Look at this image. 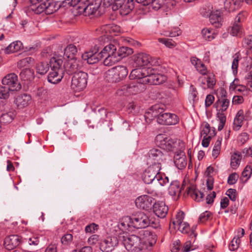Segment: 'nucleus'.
Here are the masks:
<instances>
[{"instance_id":"4be33fe9","label":"nucleus","mask_w":252,"mask_h":252,"mask_svg":"<svg viewBox=\"0 0 252 252\" xmlns=\"http://www.w3.org/2000/svg\"><path fill=\"white\" fill-rule=\"evenodd\" d=\"M31 101L32 97L30 94H23L18 95L14 102L18 108L22 109L28 106Z\"/></svg>"},{"instance_id":"603ef678","label":"nucleus","mask_w":252,"mask_h":252,"mask_svg":"<svg viewBox=\"0 0 252 252\" xmlns=\"http://www.w3.org/2000/svg\"><path fill=\"white\" fill-rule=\"evenodd\" d=\"M217 117L220 122L218 126V130H221L224 127L226 122V116L223 112L218 111L217 113Z\"/></svg>"},{"instance_id":"412c9836","label":"nucleus","mask_w":252,"mask_h":252,"mask_svg":"<svg viewBox=\"0 0 252 252\" xmlns=\"http://www.w3.org/2000/svg\"><path fill=\"white\" fill-rule=\"evenodd\" d=\"M134 64L137 67L149 65L151 56L145 53H139L133 57Z\"/></svg>"},{"instance_id":"69168bd1","label":"nucleus","mask_w":252,"mask_h":252,"mask_svg":"<svg viewBox=\"0 0 252 252\" xmlns=\"http://www.w3.org/2000/svg\"><path fill=\"white\" fill-rule=\"evenodd\" d=\"M197 71L202 75H205L208 74L207 68L205 65L201 62L199 64H198L196 67Z\"/></svg>"},{"instance_id":"864d4df0","label":"nucleus","mask_w":252,"mask_h":252,"mask_svg":"<svg viewBox=\"0 0 252 252\" xmlns=\"http://www.w3.org/2000/svg\"><path fill=\"white\" fill-rule=\"evenodd\" d=\"M158 41L168 48H174L177 45L176 43L171 39L159 38H158Z\"/></svg>"},{"instance_id":"6ab92c4d","label":"nucleus","mask_w":252,"mask_h":252,"mask_svg":"<svg viewBox=\"0 0 252 252\" xmlns=\"http://www.w3.org/2000/svg\"><path fill=\"white\" fill-rule=\"evenodd\" d=\"M118 240L116 237H109L100 243V248L101 251L104 252H110L118 244Z\"/></svg>"},{"instance_id":"f8f14e48","label":"nucleus","mask_w":252,"mask_h":252,"mask_svg":"<svg viewBox=\"0 0 252 252\" xmlns=\"http://www.w3.org/2000/svg\"><path fill=\"white\" fill-rule=\"evenodd\" d=\"M155 199L148 195L138 197L135 201L136 207L139 209L148 210L153 206Z\"/></svg>"},{"instance_id":"f03ea898","label":"nucleus","mask_w":252,"mask_h":252,"mask_svg":"<svg viewBox=\"0 0 252 252\" xmlns=\"http://www.w3.org/2000/svg\"><path fill=\"white\" fill-rule=\"evenodd\" d=\"M115 49L114 46L111 45L106 46L103 50L98 53L99 47L95 45L93 49H91L90 51L85 52L82 56V59L87 61L89 64H93L98 63L103 58H105L108 56V54L113 56Z\"/></svg>"},{"instance_id":"393cba45","label":"nucleus","mask_w":252,"mask_h":252,"mask_svg":"<svg viewBox=\"0 0 252 252\" xmlns=\"http://www.w3.org/2000/svg\"><path fill=\"white\" fill-rule=\"evenodd\" d=\"M187 191L188 195H189L192 199L197 202L202 200L204 194L203 193L196 189V187L194 185H190L187 188Z\"/></svg>"},{"instance_id":"c85d7f7f","label":"nucleus","mask_w":252,"mask_h":252,"mask_svg":"<svg viewBox=\"0 0 252 252\" xmlns=\"http://www.w3.org/2000/svg\"><path fill=\"white\" fill-rule=\"evenodd\" d=\"M16 113L14 110H10L3 113L0 117V123L3 125H8L14 119Z\"/></svg>"},{"instance_id":"1a4fd4ad","label":"nucleus","mask_w":252,"mask_h":252,"mask_svg":"<svg viewBox=\"0 0 252 252\" xmlns=\"http://www.w3.org/2000/svg\"><path fill=\"white\" fill-rule=\"evenodd\" d=\"M160 169L161 168H159L158 164L155 165H149L142 176L144 182L149 184L156 180Z\"/></svg>"},{"instance_id":"f704fd0d","label":"nucleus","mask_w":252,"mask_h":252,"mask_svg":"<svg viewBox=\"0 0 252 252\" xmlns=\"http://www.w3.org/2000/svg\"><path fill=\"white\" fill-rule=\"evenodd\" d=\"M86 16H90L94 14L99 8V5L94 2H90L84 7H82Z\"/></svg>"},{"instance_id":"680f3d73","label":"nucleus","mask_w":252,"mask_h":252,"mask_svg":"<svg viewBox=\"0 0 252 252\" xmlns=\"http://www.w3.org/2000/svg\"><path fill=\"white\" fill-rule=\"evenodd\" d=\"M10 89L6 86H0V98L3 99H6L9 96Z\"/></svg>"},{"instance_id":"a878e982","label":"nucleus","mask_w":252,"mask_h":252,"mask_svg":"<svg viewBox=\"0 0 252 252\" xmlns=\"http://www.w3.org/2000/svg\"><path fill=\"white\" fill-rule=\"evenodd\" d=\"M243 2L242 0H225L224 8L228 12H234L240 7Z\"/></svg>"},{"instance_id":"a211bd4d","label":"nucleus","mask_w":252,"mask_h":252,"mask_svg":"<svg viewBox=\"0 0 252 252\" xmlns=\"http://www.w3.org/2000/svg\"><path fill=\"white\" fill-rule=\"evenodd\" d=\"M21 237L18 235H11L5 238L4 246L8 250H12L19 245Z\"/></svg>"},{"instance_id":"4d7b16f0","label":"nucleus","mask_w":252,"mask_h":252,"mask_svg":"<svg viewBox=\"0 0 252 252\" xmlns=\"http://www.w3.org/2000/svg\"><path fill=\"white\" fill-rule=\"evenodd\" d=\"M212 213L209 211H205L202 213L199 218L198 222L200 223H203L208 220L212 219Z\"/></svg>"},{"instance_id":"ea45409f","label":"nucleus","mask_w":252,"mask_h":252,"mask_svg":"<svg viewBox=\"0 0 252 252\" xmlns=\"http://www.w3.org/2000/svg\"><path fill=\"white\" fill-rule=\"evenodd\" d=\"M105 79L109 82L115 83L120 81L119 77L113 68L108 70L105 73Z\"/></svg>"},{"instance_id":"9b49d317","label":"nucleus","mask_w":252,"mask_h":252,"mask_svg":"<svg viewBox=\"0 0 252 252\" xmlns=\"http://www.w3.org/2000/svg\"><path fill=\"white\" fill-rule=\"evenodd\" d=\"M133 227L136 229L144 228L148 226V215L142 212H138L132 216Z\"/></svg>"},{"instance_id":"cd10ccee","label":"nucleus","mask_w":252,"mask_h":252,"mask_svg":"<svg viewBox=\"0 0 252 252\" xmlns=\"http://www.w3.org/2000/svg\"><path fill=\"white\" fill-rule=\"evenodd\" d=\"M184 185L183 183L182 187H180V183L178 181L175 180L172 181L168 188L169 194L171 196L179 195L182 189H184Z\"/></svg>"},{"instance_id":"72a5a7b5","label":"nucleus","mask_w":252,"mask_h":252,"mask_svg":"<svg viewBox=\"0 0 252 252\" xmlns=\"http://www.w3.org/2000/svg\"><path fill=\"white\" fill-rule=\"evenodd\" d=\"M201 134L202 136L213 137L216 134V129L211 127L208 123L204 122L202 125Z\"/></svg>"},{"instance_id":"de8ad7c7","label":"nucleus","mask_w":252,"mask_h":252,"mask_svg":"<svg viewBox=\"0 0 252 252\" xmlns=\"http://www.w3.org/2000/svg\"><path fill=\"white\" fill-rule=\"evenodd\" d=\"M222 141V138L219 137L215 143L213 151H212V156L215 158H217L220 154L221 144Z\"/></svg>"},{"instance_id":"473e14b6","label":"nucleus","mask_w":252,"mask_h":252,"mask_svg":"<svg viewBox=\"0 0 252 252\" xmlns=\"http://www.w3.org/2000/svg\"><path fill=\"white\" fill-rule=\"evenodd\" d=\"M77 53V49L75 45L73 44L68 45L64 49V56L66 58L71 59H76L75 56Z\"/></svg>"},{"instance_id":"20e7f679","label":"nucleus","mask_w":252,"mask_h":252,"mask_svg":"<svg viewBox=\"0 0 252 252\" xmlns=\"http://www.w3.org/2000/svg\"><path fill=\"white\" fill-rule=\"evenodd\" d=\"M109 45L113 46L115 50L113 51L114 52L113 56L108 54V56L104 60L103 63L105 65H112L120 59L128 56L133 53L131 48L125 46L120 47L119 50L117 52V48L115 45L112 44H109Z\"/></svg>"},{"instance_id":"09e8293b","label":"nucleus","mask_w":252,"mask_h":252,"mask_svg":"<svg viewBox=\"0 0 252 252\" xmlns=\"http://www.w3.org/2000/svg\"><path fill=\"white\" fill-rule=\"evenodd\" d=\"M34 59L31 57H27L20 60L17 63V66L19 68H27L30 63H33Z\"/></svg>"},{"instance_id":"0eeeda50","label":"nucleus","mask_w":252,"mask_h":252,"mask_svg":"<svg viewBox=\"0 0 252 252\" xmlns=\"http://www.w3.org/2000/svg\"><path fill=\"white\" fill-rule=\"evenodd\" d=\"M29 9L35 14H39L45 12L47 15L52 14L58 9L56 4L51 0L39 3L37 6H29Z\"/></svg>"},{"instance_id":"dca6fc26","label":"nucleus","mask_w":252,"mask_h":252,"mask_svg":"<svg viewBox=\"0 0 252 252\" xmlns=\"http://www.w3.org/2000/svg\"><path fill=\"white\" fill-rule=\"evenodd\" d=\"M148 69L139 68L133 69L129 76L131 80H137V82L144 84V78L148 75Z\"/></svg>"},{"instance_id":"bf43d9fd","label":"nucleus","mask_w":252,"mask_h":252,"mask_svg":"<svg viewBox=\"0 0 252 252\" xmlns=\"http://www.w3.org/2000/svg\"><path fill=\"white\" fill-rule=\"evenodd\" d=\"M241 240L239 238L234 237L229 244V247L231 251H234L239 248Z\"/></svg>"},{"instance_id":"4468645a","label":"nucleus","mask_w":252,"mask_h":252,"mask_svg":"<svg viewBox=\"0 0 252 252\" xmlns=\"http://www.w3.org/2000/svg\"><path fill=\"white\" fill-rule=\"evenodd\" d=\"M141 242L147 245L153 246L157 242V236L155 232L148 230H142L139 232Z\"/></svg>"},{"instance_id":"3c124183","label":"nucleus","mask_w":252,"mask_h":252,"mask_svg":"<svg viewBox=\"0 0 252 252\" xmlns=\"http://www.w3.org/2000/svg\"><path fill=\"white\" fill-rule=\"evenodd\" d=\"M149 222H148V226L150 225L155 228H158L159 225V220L158 218L155 217L154 215H148Z\"/></svg>"},{"instance_id":"aec40b11","label":"nucleus","mask_w":252,"mask_h":252,"mask_svg":"<svg viewBox=\"0 0 252 252\" xmlns=\"http://www.w3.org/2000/svg\"><path fill=\"white\" fill-rule=\"evenodd\" d=\"M179 152H176L174 157V162L175 166L179 169L185 168L187 165V157L184 152V149L179 150Z\"/></svg>"},{"instance_id":"bb28decb","label":"nucleus","mask_w":252,"mask_h":252,"mask_svg":"<svg viewBox=\"0 0 252 252\" xmlns=\"http://www.w3.org/2000/svg\"><path fill=\"white\" fill-rule=\"evenodd\" d=\"M134 7V0H127L126 2H124L122 4H120L117 7V8L120 9V12L121 15H126L132 10Z\"/></svg>"},{"instance_id":"58836bf2","label":"nucleus","mask_w":252,"mask_h":252,"mask_svg":"<svg viewBox=\"0 0 252 252\" xmlns=\"http://www.w3.org/2000/svg\"><path fill=\"white\" fill-rule=\"evenodd\" d=\"M102 31H105V32L116 34L120 31V27L115 24H106L100 28Z\"/></svg>"},{"instance_id":"c756f323","label":"nucleus","mask_w":252,"mask_h":252,"mask_svg":"<svg viewBox=\"0 0 252 252\" xmlns=\"http://www.w3.org/2000/svg\"><path fill=\"white\" fill-rule=\"evenodd\" d=\"M63 77V71L51 70L48 75V81L54 84L59 83Z\"/></svg>"},{"instance_id":"8fccbe9b","label":"nucleus","mask_w":252,"mask_h":252,"mask_svg":"<svg viewBox=\"0 0 252 252\" xmlns=\"http://www.w3.org/2000/svg\"><path fill=\"white\" fill-rule=\"evenodd\" d=\"M207 82V88L209 89L214 88L216 83V79L215 75L212 73H208L207 77L206 78Z\"/></svg>"},{"instance_id":"423d86ee","label":"nucleus","mask_w":252,"mask_h":252,"mask_svg":"<svg viewBox=\"0 0 252 252\" xmlns=\"http://www.w3.org/2000/svg\"><path fill=\"white\" fill-rule=\"evenodd\" d=\"M88 74L79 71L73 75L72 77L71 88L75 92L83 90L87 84Z\"/></svg>"},{"instance_id":"2f4dec72","label":"nucleus","mask_w":252,"mask_h":252,"mask_svg":"<svg viewBox=\"0 0 252 252\" xmlns=\"http://www.w3.org/2000/svg\"><path fill=\"white\" fill-rule=\"evenodd\" d=\"M23 48V44L20 41H16L10 44L5 49L4 53L11 54L20 50Z\"/></svg>"},{"instance_id":"49530a36","label":"nucleus","mask_w":252,"mask_h":252,"mask_svg":"<svg viewBox=\"0 0 252 252\" xmlns=\"http://www.w3.org/2000/svg\"><path fill=\"white\" fill-rule=\"evenodd\" d=\"M49 68V64L46 62L39 63L36 64V72L41 75H43L46 73L48 71Z\"/></svg>"},{"instance_id":"338daca9","label":"nucleus","mask_w":252,"mask_h":252,"mask_svg":"<svg viewBox=\"0 0 252 252\" xmlns=\"http://www.w3.org/2000/svg\"><path fill=\"white\" fill-rule=\"evenodd\" d=\"M156 180L162 186L165 185L169 182L168 177H166L165 175H161L159 173L158 175Z\"/></svg>"},{"instance_id":"052dcab7","label":"nucleus","mask_w":252,"mask_h":252,"mask_svg":"<svg viewBox=\"0 0 252 252\" xmlns=\"http://www.w3.org/2000/svg\"><path fill=\"white\" fill-rule=\"evenodd\" d=\"M185 217V214L183 211L179 212L176 216L175 220L173 221V224L176 226L184 222L183 220Z\"/></svg>"},{"instance_id":"c03bdc74","label":"nucleus","mask_w":252,"mask_h":252,"mask_svg":"<svg viewBox=\"0 0 252 252\" xmlns=\"http://www.w3.org/2000/svg\"><path fill=\"white\" fill-rule=\"evenodd\" d=\"M241 159V156L237 153H233L231 156V167L234 169H236L240 164Z\"/></svg>"},{"instance_id":"9d476101","label":"nucleus","mask_w":252,"mask_h":252,"mask_svg":"<svg viewBox=\"0 0 252 252\" xmlns=\"http://www.w3.org/2000/svg\"><path fill=\"white\" fill-rule=\"evenodd\" d=\"M2 85L6 86L10 91H18L21 89V85L15 73L6 75L2 80Z\"/></svg>"},{"instance_id":"5fc2aeb1","label":"nucleus","mask_w":252,"mask_h":252,"mask_svg":"<svg viewBox=\"0 0 252 252\" xmlns=\"http://www.w3.org/2000/svg\"><path fill=\"white\" fill-rule=\"evenodd\" d=\"M32 76V71L28 68L23 69L20 73V77L25 81L30 79Z\"/></svg>"},{"instance_id":"f3484780","label":"nucleus","mask_w":252,"mask_h":252,"mask_svg":"<svg viewBox=\"0 0 252 252\" xmlns=\"http://www.w3.org/2000/svg\"><path fill=\"white\" fill-rule=\"evenodd\" d=\"M153 209L155 214L160 218H164L168 212V206L162 201L155 202Z\"/></svg>"},{"instance_id":"ddd939ff","label":"nucleus","mask_w":252,"mask_h":252,"mask_svg":"<svg viewBox=\"0 0 252 252\" xmlns=\"http://www.w3.org/2000/svg\"><path fill=\"white\" fill-rule=\"evenodd\" d=\"M143 79L144 84L159 85L165 82L167 77L163 74L149 73L148 70V75Z\"/></svg>"},{"instance_id":"79ce46f5","label":"nucleus","mask_w":252,"mask_h":252,"mask_svg":"<svg viewBox=\"0 0 252 252\" xmlns=\"http://www.w3.org/2000/svg\"><path fill=\"white\" fill-rule=\"evenodd\" d=\"M133 221L132 217L126 216L122 219L120 225L122 226V229L125 230H129L128 229L130 227H133Z\"/></svg>"},{"instance_id":"b1692460","label":"nucleus","mask_w":252,"mask_h":252,"mask_svg":"<svg viewBox=\"0 0 252 252\" xmlns=\"http://www.w3.org/2000/svg\"><path fill=\"white\" fill-rule=\"evenodd\" d=\"M143 85L138 82H133L126 85L123 89L126 90L130 94H135L143 91L144 89Z\"/></svg>"},{"instance_id":"13d9d810","label":"nucleus","mask_w":252,"mask_h":252,"mask_svg":"<svg viewBox=\"0 0 252 252\" xmlns=\"http://www.w3.org/2000/svg\"><path fill=\"white\" fill-rule=\"evenodd\" d=\"M73 240V235L71 234L67 233L62 236L61 242L63 245L68 246L71 244Z\"/></svg>"},{"instance_id":"39448f33","label":"nucleus","mask_w":252,"mask_h":252,"mask_svg":"<svg viewBox=\"0 0 252 252\" xmlns=\"http://www.w3.org/2000/svg\"><path fill=\"white\" fill-rule=\"evenodd\" d=\"M147 155L148 164L155 165L158 164L161 168V162L166 159V152L158 148H153L149 151Z\"/></svg>"},{"instance_id":"f257e3e1","label":"nucleus","mask_w":252,"mask_h":252,"mask_svg":"<svg viewBox=\"0 0 252 252\" xmlns=\"http://www.w3.org/2000/svg\"><path fill=\"white\" fill-rule=\"evenodd\" d=\"M164 107L159 104L152 107V115L157 117V122L162 125L172 126L179 123V118L175 114L164 112Z\"/></svg>"},{"instance_id":"7c9ffc66","label":"nucleus","mask_w":252,"mask_h":252,"mask_svg":"<svg viewBox=\"0 0 252 252\" xmlns=\"http://www.w3.org/2000/svg\"><path fill=\"white\" fill-rule=\"evenodd\" d=\"M63 61L61 57H53L50 61V67L51 70L63 71L62 66L63 64Z\"/></svg>"},{"instance_id":"c9c22d12","label":"nucleus","mask_w":252,"mask_h":252,"mask_svg":"<svg viewBox=\"0 0 252 252\" xmlns=\"http://www.w3.org/2000/svg\"><path fill=\"white\" fill-rule=\"evenodd\" d=\"M216 105L219 107V111H225L229 105V100L226 98L225 95L222 96L220 99H219L216 102Z\"/></svg>"},{"instance_id":"e2e57ef3","label":"nucleus","mask_w":252,"mask_h":252,"mask_svg":"<svg viewBox=\"0 0 252 252\" xmlns=\"http://www.w3.org/2000/svg\"><path fill=\"white\" fill-rule=\"evenodd\" d=\"M178 229L183 233H189L190 231V227L187 222H183L177 226Z\"/></svg>"},{"instance_id":"7ed1b4c3","label":"nucleus","mask_w":252,"mask_h":252,"mask_svg":"<svg viewBox=\"0 0 252 252\" xmlns=\"http://www.w3.org/2000/svg\"><path fill=\"white\" fill-rule=\"evenodd\" d=\"M157 144L165 151H174L185 149V143L182 141L172 139L165 134H158L156 136Z\"/></svg>"},{"instance_id":"2eb2a0df","label":"nucleus","mask_w":252,"mask_h":252,"mask_svg":"<svg viewBox=\"0 0 252 252\" xmlns=\"http://www.w3.org/2000/svg\"><path fill=\"white\" fill-rule=\"evenodd\" d=\"M80 63L81 62L77 59L69 60L64 64V71L69 75L74 74L80 68Z\"/></svg>"},{"instance_id":"6e6d98bb","label":"nucleus","mask_w":252,"mask_h":252,"mask_svg":"<svg viewBox=\"0 0 252 252\" xmlns=\"http://www.w3.org/2000/svg\"><path fill=\"white\" fill-rule=\"evenodd\" d=\"M242 31V29L241 24L235 23L233 24V26L231 27L230 33L233 36L240 35Z\"/></svg>"},{"instance_id":"a18cd8bd","label":"nucleus","mask_w":252,"mask_h":252,"mask_svg":"<svg viewBox=\"0 0 252 252\" xmlns=\"http://www.w3.org/2000/svg\"><path fill=\"white\" fill-rule=\"evenodd\" d=\"M233 60L232 63L231 68L234 74H237L239 62L241 59V56L239 52H237L233 56Z\"/></svg>"},{"instance_id":"e433bc0d","label":"nucleus","mask_w":252,"mask_h":252,"mask_svg":"<svg viewBox=\"0 0 252 252\" xmlns=\"http://www.w3.org/2000/svg\"><path fill=\"white\" fill-rule=\"evenodd\" d=\"M244 119V111L240 109L238 111L234 120L233 124L236 129H239L242 126Z\"/></svg>"},{"instance_id":"6e6552de","label":"nucleus","mask_w":252,"mask_h":252,"mask_svg":"<svg viewBox=\"0 0 252 252\" xmlns=\"http://www.w3.org/2000/svg\"><path fill=\"white\" fill-rule=\"evenodd\" d=\"M123 243L128 251L137 252L142 249L140 237L135 235L123 236Z\"/></svg>"},{"instance_id":"4c0bfd02","label":"nucleus","mask_w":252,"mask_h":252,"mask_svg":"<svg viewBox=\"0 0 252 252\" xmlns=\"http://www.w3.org/2000/svg\"><path fill=\"white\" fill-rule=\"evenodd\" d=\"M113 68L120 81L125 78L128 74V70L125 66L118 65Z\"/></svg>"},{"instance_id":"5701e85b","label":"nucleus","mask_w":252,"mask_h":252,"mask_svg":"<svg viewBox=\"0 0 252 252\" xmlns=\"http://www.w3.org/2000/svg\"><path fill=\"white\" fill-rule=\"evenodd\" d=\"M211 23L216 28H220L223 22L222 14L221 11L217 10L212 12L209 16Z\"/></svg>"},{"instance_id":"37998d69","label":"nucleus","mask_w":252,"mask_h":252,"mask_svg":"<svg viewBox=\"0 0 252 252\" xmlns=\"http://www.w3.org/2000/svg\"><path fill=\"white\" fill-rule=\"evenodd\" d=\"M252 174V168L250 165H247L243 171L240 180L243 183H246Z\"/></svg>"},{"instance_id":"774afa93","label":"nucleus","mask_w":252,"mask_h":252,"mask_svg":"<svg viewBox=\"0 0 252 252\" xmlns=\"http://www.w3.org/2000/svg\"><path fill=\"white\" fill-rule=\"evenodd\" d=\"M181 32L178 28H174L170 32H166L164 35L169 37H176L181 34Z\"/></svg>"},{"instance_id":"0e129e2a","label":"nucleus","mask_w":252,"mask_h":252,"mask_svg":"<svg viewBox=\"0 0 252 252\" xmlns=\"http://www.w3.org/2000/svg\"><path fill=\"white\" fill-rule=\"evenodd\" d=\"M226 194L229 197L230 199L233 201H236L237 198V192L235 189H228L226 191Z\"/></svg>"},{"instance_id":"a19ab883","label":"nucleus","mask_w":252,"mask_h":252,"mask_svg":"<svg viewBox=\"0 0 252 252\" xmlns=\"http://www.w3.org/2000/svg\"><path fill=\"white\" fill-rule=\"evenodd\" d=\"M202 35L204 39L206 40L211 41L216 37L214 31L210 28H204L202 30Z\"/></svg>"}]
</instances>
